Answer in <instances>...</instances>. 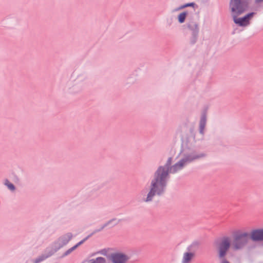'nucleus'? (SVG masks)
Segmentation results:
<instances>
[{
    "mask_svg": "<svg viewBox=\"0 0 263 263\" xmlns=\"http://www.w3.org/2000/svg\"><path fill=\"white\" fill-rule=\"evenodd\" d=\"M172 161L173 158L170 157L164 165L159 166L154 172L148 188L144 187L140 192L142 202L149 203L155 196H163L166 192L170 174L178 173L186 166L180 159L173 165Z\"/></svg>",
    "mask_w": 263,
    "mask_h": 263,
    "instance_id": "nucleus-1",
    "label": "nucleus"
},
{
    "mask_svg": "<svg viewBox=\"0 0 263 263\" xmlns=\"http://www.w3.org/2000/svg\"><path fill=\"white\" fill-rule=\"evenodd\" d=\"M87 80V77L85 74H80L74 80L68 81L65 89L69 93H78L84 89Z\"/></svg>",
    "mask_w": 263,
    "mask_h": 263,
    "instance_id": "nucleus-2",
    "label": "nucleus"
},
{
    "mask_svg": "<svg viewBox=\"0 0 263 263\" xmlns=\"http://www.w3.org/2000/svg\"><path fill=\"white\" fill-rule=\"evenodd\" d=\"M206 154L204 153H199L194 149L185 148L180 154V160L186 166L197 160L204 158Z\"/></svg>",
    "mask_w": 263,
    "mask_h": 263,
    "instance_id": "nucleus-3",
    "label": "nucleus"
},
{
    "mask_svg": "<svg viewBox=\"0 0 263 263\" xmlns=\"http://www.w3.org/2000/svg\"><path fill=\"white\" fill-rule=\"evenodd\" d=\"M250 234L248 232H237L233 235L232 245L235 250L244 248L250 240Z\"/></svg>",
    "mask_w": 263,
    "mask_h": 263,
    "instance_id": "nucleus-4",
    "label": "nucleus"
},
{
    "mask_svg": "<svg viewBox=\"0 0 263 263\" xmlns=\"http://www.w3.org/2000/svg\"><path fill=\"white\" fill-rule=\"evenodd\" d=\"M231 246L230 238L223 237L218 245V257L220 263H230L225 258Z\"/></svg>",
    "mask_w": 263,
    "mask_h": 263,
    "instance_id": "nucleus-5",
    "label": "nucleus"
},
{
    "mask_svg": "<svg viewBox=\"0 0 263 263\" xmlns=\"http://www.w3.org/2000/svg\"><path fill=\"white\" fill-rule=\"evenodd\" d=\"M73 235L71 233L68 232L62 235L59 237L53 243L50 247H49L51 251L54 254L60 249L65 246L72 238Z\"/></svg>",
    "mask_w": 263,
    "mask_h": 263,
    "instance_id": "nucleus-6",
    "label": "nucleus"
},
{
    "mask_svg": "<svg viewBox=\"0 0 263 263\" xmlns=\"http://www.w3.org/2000/svg\"><path fill=\"white\" fill-rule=\"evenodd\" d=\"M229 8L231 16L241 15L246 11L247 5L242 0H230Z\"/></svg>",
    "mask_w": 263,
    "mask_h": 263,
    "instance_id": "nucleus-7",
    "label": "nucleus"
},
{
    "mask_svg": "<svg viewBox=\"0 0 263 263\" xmlns=\"http://www.w3.org/2000/svg\"><path fill=\"white\" fill-rule=\"evenodd\" d=\"M107 258L112 263H126L130 257L121 252H116L109 255Z\"/></svg>",
    "mask_w": 263,
    "mask_h": 263,
    "instance_id": "nucleus-8",
    "label": "nucleus"
},
{
    "mask_svg": "<svg viewBox=\"0 0 263 263\" xmlns=\"http://www.w3.org/2000/svg\"><path fill=\"white\" fill-rule=\"evenodd\" d=\"M54 254L48 247L46 248L45 253L42 254V255L38 256L35 259H32L30 260L27 261L26 263H40L41 262L44 261L46 259L49 258V257L53 255Z\"/></svg>",
    "mask_w": 263,
    "mask_h": 263,
    "instance_id": "nucleus-9",
    "label": "nucleus"
},
{
    "mask_svg": "<svg viewBox=\"0 0 263 263\" xmlns=\"http://www.w3.org/2000/svg\"><path fill=\"white\" fill-rule=\"evenodd\" d=\"M250 237L254 241H263V229L252 230Z\"/></svg>",
    "mask_w": 263,
    "mask_h": 263,
    "instance_id": "nucleus-10",
    "label": "nucleus"
},
{
    "mask_svg": "<svg viewBox=\"0 0 263 263\" xmlns=\"http://www.w3.org/2000/svg\"><path fill=\"white\" fill-rule=\"evenodd\" d=\"M121 221V219H118L116 218H112L103 224L99 229L96 230L94 233L102 231L105 227L108 226H110V228L114 227L118 224Z\"/></svg>",
    "mask_w": 263,
    "mask_h": 263,
    "instance_id": "nucleus-11",
    "label": "nucleus"
},
{
    "mask_svg": "<svg viewBox=\"0 0 263 263\" xmlns=\"http://www.w3.org/2000/svg\"><path fill=\"white\" fill-rule=\"evenodd\" d=\"M200 247V242L198 241H194L186 248V251L195 256L196 252L199 250Z\"/></svg>",
    "mask_w": 263,
    "mask_h": 263,
    "instance_id": "nucleus-12",
    "label": "nucleus"
},
{
    "mask_svg": "<svg viewBox=\"0 0 263 263\" xmlns=\"http://www.w3.org/2000/svg\"><path fill=\"white\" fill-rule=\"evenodd\" d=\"M186 26L187 28L191 31L192 33L199 32V25L198 23L193 21L192 19L190 20L186 23Z\"/></svg>",
    "mask_w": 263,
    "mask_h": 263,
    "instance_id": "nucleus-13",
    "label": "nucleus"
},
{
    "mask_svg": "<svg viewBox=\"0 0 263 263\" xmlns=\"http://www.w3.org/2000/svg\"><path fill=\"white\" fill-rule=\"evenodd\" d=\"M206 124V116L205 113H203L200 117L199 124V133L203 136L204 134V129Z\"/></svg>",
    "mask_w": 263,
    "mask_h": 263,
    "instance_id": "nucleus-14",
    "label": "nucleus"
},
{
    "mask_svg": "<svg viewBox=\"0 0 263 263\" xmlns=\"http://www.w3.org/2000/svg\"><path fill=\"white\" fill-rule=\"evenodd\" d=\"M239 15H234L232 16V17H233L234 22L240 26H247L249 24V23H248V21H247L245 16H243L242 17L237 18V17Z\"/></svg>",
    "mask_w": 263,
    "mask_h": 263,
    "instance_id": "nucleus-15",
    "label": "nucleus"
},
{
    "mask_svg": "<svg viewBox=\"0 0 263 263\" xmlns=\"http://www.w3.org/2000/svg\"><path fill=\"white\" fill-rule=\"evenodd\" d=\"M195 257L193 254L186 251L183 254L181 263H191Z\"/></svg>",
    "mask_w": 263,
    "mask_h": 263,
    "instance_id": "nucleus-16",
    "label": "nucleus"
},
{
    "mask_svg": "<svg viewBox=\"0 0 263 263\" xmlns=\"http://www.w3.org/2000/svg\"><path fill=\"white\" fill-rule=\"evenodd\" d=\"M187 15V12L186 11H184L180 13L178 16V21L180 24H182L185 22L186 16Z\"/></svg>",
    "mask_w": 263,
    "mask_h": 263,
    "instance_id": "nucleus-17",
    "label": "nucleus"
},
{
    "mask_svg": "<svg viewBox=\"0 0 263 263\" xmlns=\"http://www.w3.org/2000/svg\"><path fill=\"white\" fill-rule=\"evenodd\" d=\"M4 184L11 191L13 192L15 190V186L10 182L8 179H6L4 180Z\"/></svg>",
    "mask_w": 263,
    "mask_h": 263,
    "instance_id": "nucleus-18",
    "label": "nucleus"
},
{
    "mask_svg": "<svg viewBox=\"0 0 263 263\" xmlns=\"http://www.w3.org/2000/svg\"><path fill=\"white\" fill-rule=\"evenodd\" d=\"M199 32L191 33V36L190 38V42L191 44H194L196 43Z\"/></svg>",
    "mask_w": 263,
    "mask_h": 263,
    "instance_id": "nucleus-19",
    "label": "nucleus"
},
{
    "mask_svg": "<svg viewBox=\"0 0 263 263\" xmlns=\"http://www.w3.org/2000/svg\"><path fill=\"white\" fill-rule=\"evenodd\" d=\"M89 263H106V259L102 257H98L96 259H92L89 260Z\"/></svg>",
    "mask_w": 263,
    "mask_h": 263,
    "instance_id": "nucleus-20",
    "label": "nucleus"
},
{
    "mask_svg": "<svg viewBox=\"0 0 263 263\" xmlns=\"http://www.w3.org/2000/svg\"><path fill=\"white\" fill-rule=\"evenodd\" d=\"M76 248L73 246L71 247V248L68 249L63 254L62 257H65L69 254H70L72 251H73L74 250H76Z\"/></svg>",
    "mask_w": 263,
    "mask_h": 263,
    "instance_id": "nucleus-21",
    "label": "nucleus"
},
{
    "mask_svg": "<svg viewBox=\"0 0 263 263\" xmlns=\"http://www.w3.org/2000/svg\"><path fill=\"white\" fill-rule=\"evenodd\" d=\"M255 14L254 12H251L245 16V17L246 18L247 21H248V23L249 24V20L253 16V15Z\"/></svg>",
    "mask_w": 263,
    "mask_h": 263,
    "instance_id": "nucleus-22",
    "label": "nucleus"
},
{
    "mask_svg": "<svg viewBox=\"0 0 263 263\" xmlns=\"http://www.w3.org/2000/svg\"><path fill=\"white\" fill-rule=\"evenodd\" d=\"M89 236H88L80 242H79L78 243H77L74 247L77 249L79 246H80L81 245L83 244L88 238Z\"/></svg>",
    "mask_w": 263,
    "mask_h": 263,
    "instance_id": "nucleus-23",
    "label": "nucleus"
},
{
    "mask_svg": "<svg viewBox=\"0 0 263 263\" xmlns=\"http://www.w3.org/2000/svg\"><path fill=\"white\" fill-rule=\"evenodd\" d=\"M98 253L104 256H106L107 257L108 256H107L108 250L106 249L101 250L100 251H99Z\"/></svg>",
    "mask_w": 263,
    "mask_h": 263,
    "instance_id": "nucleus-24",
    "label": "nucleus"
},
{
    "mask_svg": "<svg viewBox=\"0 0 263 263\" xmlns=\"http://www.w3.org/2000/svg\"><path fill=\"white\" fill-rule=\"evenodd\" d=\"M195 6H196V4L194 3H186L184 5H183V8H185L187 7H194Z\"/></svg>",
    "mask_w": 263,
    "mask_h": 263,
    "instance_id": "nucleus-25",
    "label": "nucleus"
},
{
    "mask_svg": "<svg viewBox=\"0 0 263 263\" xmlns=\"http://www.w3.org/2000/svg\"><path fill=\"white\" fill-rule=\"evenodd\" d=\"M183 9H184L183 6V5H181L180 7L176 8L173 11V12L177 11H179V10Z\"/></svg>",
    "mask_w": 263,
    "mask_h": 263,
    "instance_id": "nucleus-26",
    "label": "nucleus"
},
{
    "mask_svg": "<svg viewBox=\"0 0 263 263\" xmlns=\"http://www.w3.org/2000/svg\"><path fill=\"white\" fill-rule=\"evenodd\" d=\"M255 2L256 4H259L263 2V0H255Z\"/></svg>",
    "mask_w": 263,
    "mask_h": 263,
    "instance_id": "nucleus-27",
    "label": "nucleus"
}]
</instances>
